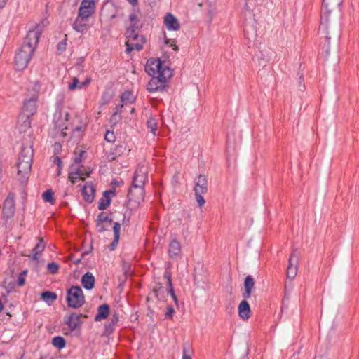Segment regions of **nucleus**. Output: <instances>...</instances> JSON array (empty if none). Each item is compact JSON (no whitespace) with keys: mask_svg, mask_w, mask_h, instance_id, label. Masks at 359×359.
Returning <instances> with one entry per match:
<instances>
[{"mask_svg":"<svg viewBox=\"0 0 359 359\" xmlns=\"http://www.w3.org/2000/svg\"><path fill=\"white\" fill-rule=\"evenodd\" d=\"M88 254V252H85L83 253V256H84L85 255Z\"/></svg>","mask_w":359,"mask_h":359,"instance_id":"obj_62","label":"nucleus"},{"mask_svg":"<svg viewBox=\"0 0 359 359\" xmlns=\"http://www.w3.org/2000/svg\"><path fill=\"white\" fill-rule=\"evenodd\" d=\"M118 321V317L116 313H114L111 318V320L109 323L106 324L105 327V334L107 335L111 334L114 331V327L115 325L117 324Z\"/></svg>","mask_w":359,"mask_h":359,"instance_id":"obj_31","label":"nucleus"},{"mask_svg":"<svg viewBox=\"0 0 359 359\" xmlns=\"http://www.w3.org/2000/svg\"><path fill=\"white\" fill-rule=\"evenodd\" d=\"M165 292V289L162 286L161 284L158 283V287L153 289L152 294L158 300L162 301L164 299Z\"/></svg>","mask_w":359,"mask_h":359,"instance_id":"obj_34","label":"nucleus"},{"mask_svg":"<svg viewBox=\"0 0 359 359\" xmlns=\"http://www.w3.org/2000/svg\"><path fill=\"white\" fill-rule=\"evenodd\" d=\"M60 170L61 169L59 168L58 172H57V175H60Z\"/></svg>","mask_w":359,"mask_h":359,"instance_id":"obj_61","label":"nucleus"},{"mask_svg":"<svg viewBox=\"0 0 359 359\" xmlns=\"http://www.w3.org/2000/svg\"><path fill=\"white\" fill-rule=\"evenodd\" d=\"M105 140L107 142H113L115 140V136L113 132L107 131L105 134Z\"/></svg>","mask_w":359,"mask_h":359,"instance_id":"obj_47","label":"nucleus"},{"mask_svg":"<svg viewBox=\"0 0 359 359\" xmlns=\"http://www.w3.org/2000/svg\"><path fill=\"white\" fill-rule=\"evenodd\" d=\"M81 318H88V316L83 313L72 312L69 316H65V323L68 326L70 331L80 330L83 322Z\"/></svg>","mask_w":359,"mask_h":359,"instance_id":"obj_7","label":"nucleus"},{"mask_svg":"<svg viewBox=\"0 0 359 359\" xmlns=\"http://www.w3.org/2000/svg\"><path fill=\"white\" fill-rule=\"evenodd\" d=\"M91 81L90 77H87L83 82H80L77 77L72 79V82L68 86V88L70 90H74L76 89H81L84 86H88Z\"/></svg>","mask_w":359,"mask_h":359,"instance_id":"obj_24","label":"nucleus"},{"mask_svg":"<svg viewBox=\"0 0 359 359\" xmlns=\"http://www.w3.org/2000/svg\"><path fill=\"white\" fill-rule=\"evenodd\" d=\"M166 86V83L157 75L152 76L147 85V90L151 92L163 91Z\"/></svg>","mask_w":359,"mask_h":359,"instance_id":"obj_13","label":"nucleus"},{"mask_svg":"<svg viewBox=\"0 0 359 359\" xmlns=\"http://www.w3.org/2000/svg\"><path fill=\"white\" fill-rule=\"evenodd\" d=\"M147 126L148 128L150 129V131L154 135H156V130L157 129V121L154 118H150L147 122Z\"/></svg>","mask_w":359,"mask_h":359,"instance_id":"obj_39","label":"nucleus"},{"mask_svg":"<svg viewBox=\"0 0 359 359\" xmlns=\"http://www.w3.org/2000/svg\"><path fill=\"white\" fill-rule=\"evenodd\" d=\"M38 241V243L32 250L33 254L32 255H28L29 258L34 261H39V255H41L46 248V243L43 238H39Z\"/></svg>","mask_w":359,"mask_h":359,"instance_id":"obj_17","label":"nucleus"},{"mask_svg":"<svg viewBox=\"0 0 359 359\" xmlns=\"http://www.w3.org/2000/svg\"><path fill=\"white\" fill-rule=\"evenodd\" d=\"M30 126V116L20 114L18 119V128L20 133H26Z\"/></svg>","mask_w":359,"mask_h":359,"instance_id":"obj_18","label":"nucleus"},{"mask_svg":"<svg viewBox=\"0 0 359 359\" xmlns=\"http://www.w3.org/2000/svg\"><path fill=\"white\" fill-rule=\"evenodd\" d=\"M86 22L87 20L79 19V17L77 16L72 25L73 29L78 32H83L88 26Z\"/></svg>","mask_w":359,"mask_h":359,"instance_id":"obj_32","label":"nucleus"},{"mask_svg":"<svg viewBox=\"0 0 359 359\" xmlns=\"http://www.w3.org/2000/svg\"><path fill=\"white\" fill-rule=\"evenodd\" d=\"M344 0H323L320 29L325 35L327 43L340 36L338 22L341 6Z\"/></svg>","mask_w":359,"mask_h":359,"instance_id":"obj_1","label":"nucleus"},{"mask_svg":"<svg viewBox=\"0 0 359 359\" xmlns=\"http://www.w3.org/2000/svg\"><path fill=\"white\" fill-rule=\"evenodd\" d=\"M52 344L55 347H57L60 349L63 348L66 345L65 340L62 337H54L52 340Z\"/></svg>","mask_w":359,"mask_h":359,"instance_id":"obj_35","label":"nucleus"},{"mask_svg":"<svg viewBox=\"0 0 359 359\" xmlns=\"http://www.w3.org/2000/svg\"><path fill=\"white\" fill-rule=\"evenodd\" d=\"M302 78H303V75H302V74H301V75H300L299 79H302Z\"/></svg>","mask_w":359,"mask_h":359,"instance_id":"obj_63","label":"nucleus"},{"mask_svg":"<svg viewBox=\"0 0 359 359\" xmlns=\"http://www.w3.org/2000/svg\"><path fill=\"white\" fill-rule=\"evenodd\" d=\"M298 259H299V257L297 255V250L294 249V250H293V251L290 257L287 267H290V268L294 267V263H296V266H297L298 265Z\"/></svg>","mask_w":359,"mask_h":359,"instance_id":"obj_37","label":"nucleus"},{"mask_svg":"<svg viewBox=\"0 0 359 359\" xmlns=\"http://www.w3.org/2000/svg\"><path fill=\"white\" fill-rule=\"evenodd\" d=\"M181 252V245L176 239L172 240L169 245L168 255L170 257L176 259Z\"/></svg>","mask_w":359,"mask_h":359,"instance_id":"obj_20","label":"nucleus"},{"mask_svg":"<svg viewBox=\"0 0 359 359\" xmlns=\"http://www.w3.org/2000/svg\"><path fill=\"white\" fill-rule=\"evenodd\" d=\"M71 168L72 171L69 174V179L72 184H75L77 179L84 181L86 177H90L93 171L90 168H83V165L74 168V164L71 165Z\"/></svg>","mask_w":359,"mask_h":359,"instance_id":"obj_10","label":"nucleus"},{"mask_svg":"<svg viewBox=\"0 0 359 359\" xmlns=\"http://www.w3.org/2000/svg\"><path fill=\"white\" fill-rule=\"evenodd\" d=\"M15 194L9 193L6 198L3 207V217L6 219L11 218L15 212Z\"/></svg>","mask_w":359,"mask_h":359,"instance_id":"obj_11","label":"nucleus"},{"mask_svg":"<svg viewBox=\"0 0 359 359\" xmlns=\"http://www.w3.org/2000/svg\"><path fill=\"white\" fill-rule=\"evenodd\" d=\"M41 299L48 305H51L57 298L56 293L50 291L43 292L40 294Z\"/></svg>","mask_w":359,"mask_h":359,"instance_id":"obj_30","label":"nucleus"},{"mask_svg":"<svg viewBox=\"0 0 359 359\" xmlns=\"http://www.w3.org/2000/svg\"><path fill=\"white\" fill-rule=\"evenodd\" d=\"M182 359H191V356L186 354V350L184 348L183 350V358Z\"/></svg>","mask_w":359,"mask_h":359,"instance_id":"obj_53","label":"nucleus"},{"mask_svg":"<svg viewBox=\"0 0 359 359\" xmlns=\"http://www.w3.org/2000/svg\"><path fill=\"white\" fill-rule=\"evenodd\" d=\"M95 222L96 228L99 233L104 232L107 229V227L104 224L103 222H98L97 220H95Z\"/></svg>","mask_w":359,"mask_h":359,"instance_id":"obj_45","label":"nucleus"},{"mask_svg":"<svg viewBox=\"0 0 359 359\" xmlns=\"http://www.w3.org/2000/svg\"><path fill=\"white\" fill-rule=\"evenodd\" d=\"M121 119V115L120 112L116 111L111 117L110 122L112 124H116L118 123Z\"/></svg>","mask_w":359,"mask_h":359,"instance_id":"obj_46","label":"nucleus"},{"mask_svg":"<svg viewBox=\"0 0 359 359\" xmlns=\"http://www.w3.org/2000/svg\"><path fill=\"white\" fill-rule=\"evenodd\" d=\"M101 15L104 17H109L112 20L116 17V12L115 8L111 5H104L101 11Z\"/></svg>","mask_w":359,"mask_h":359,"instance_id":"obj_29","label":"nucleus"},{"mask_svg":"<svg viewBox=\"0 0 359 359\" xmlns=\"http://www.w3.org/2000/svg\"><path fill=\"white\" fill-rule=\"evenodd\" d=\"M95 220L103 223L108 222L109 224L112 222V219L108 217L106 212H104L100 213Z\"/></svg>","mask_w":359,"mask_h":359,"instance_id":"obj_42","label":"nucleus"},{"mask_svg":"<svg viewBox=\"0 0 359 359\" xmlns=\"http://www.w3.org/2000/svg\"><path fill=\"white\" fill-rule=\"evenodd\" d=\"M41 34L39 25L28 31L23 43L15 57V67L17 70H22L27 67L38 44Z\"/></svg>","mask_w":359,"mask_h":359,"instance_id":"obj_2","label":"nucleus"},{"mask_svg":"<svg viewBox=\"0 0 359 359\" xmlns=\"http://www.w3.org/2000/svg\"><path fill=\"white\" fill-rule=\"evenodd\" d=\"M53 192L51 189H48L43 193L42 198L46 202H49L50 204L53 205L55 203V199L53 197Z\"/></svg>","mask_w":359,"mask_h":359,"instance_id":"obj_36","label":"nucleus"},{"mask_svg":"<svg viewBox=\"0 0 359 359\" xmlns=\"http://www.w3.org/2000/svg\"><path fill=\"white\" fill-rule=\"evenodd\" d=\"M25 277L19 275L18 278V285L22 286L25 284Z\"/></svg>","mask_w":359,"mask_h":359,"instance_id":"obj_50","label":"nucleus"},{"mask_svg":"<svg viewBox=\"0 0 359 359\" xmlns=\"http://www.w3.org/2000/svg\"><path fill=\"white\" fill-rule=\"evenodd\" d=\"M245 299L241 301L238 307V316L244 320L249 319L251 313L250 304Z\"/></svg>","mask_w":359,"mask_h":359,"instance_id":"obj_16","label":"nucleus"},{"mask_svg":"<svg viewBox=\"0 0 359 359\" xmlns=\"http://www.w3.org/2000/svg\"><path fill=\"white\" fill-rule=\"evenodd\" d=\"M54 162L57 165L58 168H60V169L62 168V160H61V158L60 157H56L55 158Z\"/></svg>","mask_w":359,"mask_h":359,"instance_id":"obj_51","label":"nucleus"},{"mask_svg":"<svg viewBox=\"0 0 359 359\" xmlns=\"http://www.w3.org/2000/svg\"><path fill=\"white\" fill-rule=\"evenodd\" d=\"M38 99V92L33 90L31 96L25 99L22 108V115L27 116H33L36 111V100Z\"/></svg>","mask_w":359,"mask_h":359,"instance_id":"obj_9","label":"nucleus"},{"mask_svg":"<svg viewBox=\"0 0 359 359\" xmlns=\"http://www.w3.org/2000/svg\"><path fill=\"white\" fill-rule=\"evenodd\" d=\"M135 100V97L130 91H126L121 95V101L131 103Z\"/></svg>","mask_w":359,"mask_h":359,"instance_id":"obj_40","label":"nucleus"},{"mask_svg":"<svg viewBox=\"0 0 359 359\" xmlns=\"http://www.w3.org/2000/svg\"><path fill=\"white\" fill-rule=\"evenodd\" d=\"M81 191L85 200L87 202L91 203L93 201L95 196V189L92 183H86L82 188Z\"/></svg>","mask_w":359,"mask_h":359,"instance_id":"obj_19","label":"nucleus"},{"mask_svg":"<svg viewBox=\"0 0 359 359\" xmlns=\"http://www.w3.org/2000/svg\"><path fill=\"white\" fill-rule=\"evenodd\" d=\"M27 270H24L23 271H22V272L20 273V276H24V277H25V276L27 275Z\"/></svg>","mask_w":359,"mask_h":359,"instance_id":"obj_57","label":"nucleus"},{"mask_svg":"<svg viewBox=\"0 0 359 359\" xmlns=\"http://www.w3.org/2000/svg\"><path fill=\"white\" fill-rule=\"evenodd\" d=\"M149 299H150V297H148L147 298V301H149Z\"/></svg>","mask_w":359,"mask_h":359,"instance_id":"obj_64","label":"nucleus"},{"mask_svg":"<svg viewBox=\"0 0 359 359\" xmlns=\"http://www.w3.org/2000/svg\"><path fill=\"white\" fill-rule=\"evenodd\" d=\"M109 313V306L107 304H102L97 308V313L95 317V321L106 319Z\"/></svg>","mask_w":359,"mask_h":359,"instance_id":"obj_23","label":"nucleus"},{"mask_svg":"<svg viewBox=\"0 0 359 359\" xmlns=\"http://www.w3.org/2000/svg\"><path fill=\"white\" fill-rule=\"evenodd\" d=\"M66 300L69 307L77 309L83 306L85 303V297L81 288L78 285L69 288Z\"/></svg>","mask_w":359,"mask_h":359,"instance_id":"obj_5","label":"nucleus"},{"mask_svg":"<svg viewBox=\"0 0 359 359\" xmlns=\"http://www.w3.org/2000/svg\"><path fill=\"white\" fill-rule=\"evenodd\" d=\"M139 26L136 25L135 23L131 24L130 26L126 29V36L128 39L127 41L132 43V41H136L139 38V34L137 29Z\"/></svg>","mask_w":359,"mask_h":359,"instance_id":"obj_22","label":"nucleus"},{"mask_svg":"<svg viewBox=\"0 0 359 359\" xmlns=\"http://www.w3.org/2000/svg\"><path fill=\"white\" fill-rule=\"evenodd\" d=\"M115 158H116L115 157L111 156V158L109 159V161H114V160H115Z\"/></svg>","mask_w":359,"mask_h":359,"instance_id":"obj_60","label":"nucleus"},{"mask_svg":"<svg viewBox=\"0 0 359 359\" xmlns=\"http://www.w3.org/2000/svg\"><path fill=\"white\" fill-rule=\"evenodd\" d=\"M47 269L50 273L55 274L58 271L59 265L54 262H50L47 265Z\"/></svg>","mask_w":359,"mask_h":359,"instance_id":"obj_43","label":"nucleus"},{"mask_svg":"<svg viewBox=\"0 0 359 359\" xmlns=\"http://www.w3.org/2000/svg\"><path fill=\"white\" fill-rule=\"evenodd\" d=\"M165 43L172 47L175 51L179 50V47L176 45V40L174 39H165Z\"/></svg>","mask_w":359,"mask_h":359,"instance_id":"obj_44","label":"nucleus"},{"mask_svg":"<svg viewBox=\"0 0 359 359\" xmlns=\"http://www.w3.org/2000/svg\"><path fill=\"white\" fill-rule=\"evenodd\" d=\"M75 130L79 131L81 130V127H76Z\"/></svg>","mask_w":359,"mask_h":359,"instance_id":"obj_59","label":"nucleus"},{"mask_svg":"<svg viewBox=\"0 0 359 359\" xmlns=\"http://www.w3.org/2000/svg\"><path fill=\"white\" fill-rule=\"evenodd\" d=\"M298 266H296V263L294 264V267H287V277L290 279H293L297 273Z\"/></svg>","mask_w":359,"mask_h":359,"instance_id":"obj_41","label":"nucleus"},{"mask_svg":"<svg viewBox=\"0 0 359 359\" xmlns=\"http://www.w3.org/2000/svg\"><path fill=\"white\" fill-rule=\"evenodd\" d=\"M208 191V180L203 175H199L195 180L194 193L199 207L205 204L203 195Z\"/></svg>","mask_w":359,"mask_h":359,"instance_id":"obj_6","label":"nucleus"},{"mask_svg":"<svg viewBox=\"0 0 359 359\" xmlns=\"http://www.w3.org/2000/svg\"><path fill=\"white\" fill-rule=\"evenodd\" d=\"M243 285L245 292L243 293L242 297L244 299H249L255 288V282L252 276L250 275L246 276Z\"/></svg>","mask_w":359,"mask_h":359,"instance_id":"obj_14","label":"nucleus"},{"mask_svg":"<svg viewBox=\"0 0 359 359\" xmlns=\"http://www.w3.org/2000/svg\"><path fill=\"white\" fill-rule=\"evenodd\" d=\"M120 229L121 224L118 222H114L113 226V231L114 233V238L113 241L109 245L110 250H114L118 245L119 238H120Z\"/></svg>","mask_w":359,"mask_h":359,"instance_id":"obj_26","label":"nucleus"},{"mask_svg":"<svg viewBox=\"0 0 359 359\" xmlns=\"http://www.w3.org/2000/svg\"><path fill=\"white\" fill-rule=\"evenodd\" d=\"M95 277L90 272L86 273L81 278V284L88 290H90L95 287Z\"/></svg>","mask_w":359,"mask_h":359,"instance_id":"obj_21","label":"nucleus"},{"mask_svg":"<svg viewBox=\"0 0 359 359\" xmlns=\"http://www.w3.org/2000/svg\"><path fill=\"white\" fill-rule=\"evenodd\" d=\"M8 0H0V8H4Z\"/></svg>","mask_w":359,"mask_h":359,"instance_id":"obj_54","label":"nucleus"},{"mask_svg":"<svg viewBox=\"0 0 359 359\" xmlns=\"http://www.w3.org/2000/svg\"><path fill=\"white\" fill-rule=\"evenodd\" d=\"M315 359H328V358H325V357L319 356V357L315 358Z\"/></svg>","mask_w":359,"mask_h":359,"instance_id":"obj_58","label":"nucleus"},{"mask_svg":"<svg viewBox=\"0 0 359 359\" xmlns=\"http://www.w3.org/2000/svg\"><path fill=\"white\" fill-rule=\"evenodd\" d=\"M34 151L31 141L28 144H23L19 155L17 163V179L22 184L27 183L32 169V163Z\"/></svg>","mask_w":359,"mask_h":359,"instance_id":"obj_3","label":"nucleus"},{"mask_svg":"<svg viewBox=\"0 0 359 359\" xmlns=\"http://www.w3.org/2000/svg\"><path fill=\"white\" fill-rule=\"evenodd\" d=\"M162 65L163 62L159 58L148 60L145 66V71L151 76H154L156 74L158 75Z\"/></svg>","mask_w":359,"mask_h":359,"instance_id":"obj_12","label":"nucleus"},{"mask_svg":"<svg viewBox=\"0 0 359 359\" xmlns=\"http://www.w3.org/2000/svg\"><path fill=\"white\" fill-rule=\"evenodd\" d=\"M110 194H114L113 191L109 190L105 191L103 193V197L100 199L98 203V209L100 210H105L111 204V198L109 197Z\"/></svg>","mask_w":359,"mask_h":359,"instance_id":"obj_25","label":"nucleus"},{"mask_svg":"<svg viewBox=\"0 0 359 359\" xmlns=\"http://www.w3.org/2000/svg\"><path fill=\"white\" fill-rule=\"evenodd\" d=\"M131 5L135 6L137 4V0H127Z\"/></svg>","mask_w":359,"mask_h":359,"instance_id":"obj_55","label":"nucleus"},{"mask_svg":"<svg viewBox=\"0 0 359 359\" xmlns=\"http://www.w3.org/2000/svg\"><path fill=\"white\" fill-rule=\"evenodd\" d=\"M146 177V169L143 166L138 168L135 170L133 179L132 188L137 189V194L138 196L135 198L133 189H130L128 191V197L130 200H134L138 203L140 201L143 200L144 186Z\"/></svg>","mask_w":359,"mask_h":359,"instance_id":"obj_4","label":"nucleus"},{"mask_svg":"<svg viewBox=\"0 0 359 359\" xmlns=\"http://www.w3.org/2000/svg\"><path fill=\"white\" fill-rule=\"evenodd\" d=\"M95 3L94 0H82L78 16L79 19L88 20L89 18L95 13Z\"/></svg>","mask_w":359,"mask_h":359,"instance_id":"obj_8","label":"nucleus"},{"mask_svg":"<svg viewBox=\"0 0 359 359\" xmlns=\"http://www.w3.org/2000/svg\"><path fill=\"white\" fill-rule=\"evenodd\" d=\"M165 83L168 79L172 76V70L167 65H162V68L158 75Z\"/></svg>","mask_w":359,"mask_h":359,"instance_id":"obj_28","label":"nucleus"},{"mask_svg":"<svg viewBox=\"0 0 359 359\" xmlns=\"http://www.w3.org/2000/svg\"><path fill=\"white\" fill-rule=\"evenodd\" d=\"M164 278H166L168 280V290H167V292H169L172 297V298L173 299V300L175 301V303L176 304H177L178 303V300H177V297L175 293V291H174V289H173V287H172V279H171V276H170V273L169 272H165L164 273Z\"/></svg>","mask_w":359,"mask_h":359,"instance_id":"obj_33","label":"nucleus"},{"mask_svg":"<svg viewBox=\"0 0 359 359\" xmlns=\"http://www.w3.org/2000/svg\"><path fill=\"white\" fill-rule=\"evenodd\" d=\"M174 311H175L174 308L172 306H169L168 307L167 312L165 313V317L166 318H172Z\"/></svg>","mask_w":359,"mask_h":359,"instance_id":"obj_49","label":"nucleus"},{"mask_svg":"<svg viewBox=\"0 0 359 359\" xmlns=\"http://www.w3.org/2000/svg\"><path fill=\"white\" fill-rule=\"evenodd\" d=\"M137 15L135 14V13H132L129 16V20H130V22H132V24H134L135 23L137 25V23L135 22V21L137 20Z\"/></svg>","mask_w":359,"mask_h":359,"instance_id":"obj_52","label":"nucleus"},{"mask_svg":"<svg viewBox=\"0 0 359 359\" xmlns=\"http://www.w3.org/2000/svg\"><path fill=\"white\" fill-rule=\"evenodd\" d=\"M146 41L144 36H140V42H137L135 43H130L129 41L126 42V53H129L133 50H141L142 49V44L144 43Z\"/></svg>","mask_w":359,"mask_h":359,"instance_id":"obj_27","label":"nucleus"},{"mask_svg":"<svg viewBox=\"0 0 359 359\" xmlns=\"http://www.w3.org/2000/svg\"><path fill=\"white\" fill-rule=\"evenodd\" d=\"M164 24L168 30L177 31L180 28L178 20L170 13L166 14L164 18Z\"/></svg>","mask_w":359,"mask_h":359,"instance_id":"obj_15","label":"nucleus"},{"mask_svg":"<svg viewBox=\"0 0 359 359\" xmlns=\"http://www.w3.org/2000/svg\"><path fill=\"white\" fill-rule=\"evenodd\" d=\"M111 184L115 185V186H118L119 185V184H118V182H117L116 180H113L112 182H111Z\"/></svg>","mask_w":359,"mask_h":359,"instance_id":"obj_56","label":"nucleus"},{"mask_svg":"<svg viewBox=\"0 0 359 359\" xmlns=\"http://www.w3.org/2000/svg\"><path fill=\"white\" fill-rule=\"evenodd\" d=\"M86 154L85 151H83L81 149H76L74 151V154L76 156L74 158V164H79L80 163L83 158V155Z\"/></svg>","mask_w":359,"mask_h":359,"instance_id":"obj_38","label":"nucleus"},{"mask_svg":"<svg viewBox=\"0 0 359 359\" xmlns=\"http://www.w3.org/2000/svg\"><path fill=\"white\" fill-rule=\"evenodd\" d=\"M66 46H67L66 39L62 40L57 44V50L60 52H63L66 49Z\"/></svg>","mask_w":359,"mask_h":359,"instance_id":"obj_48","label":"nucleus"}]
</instances>
